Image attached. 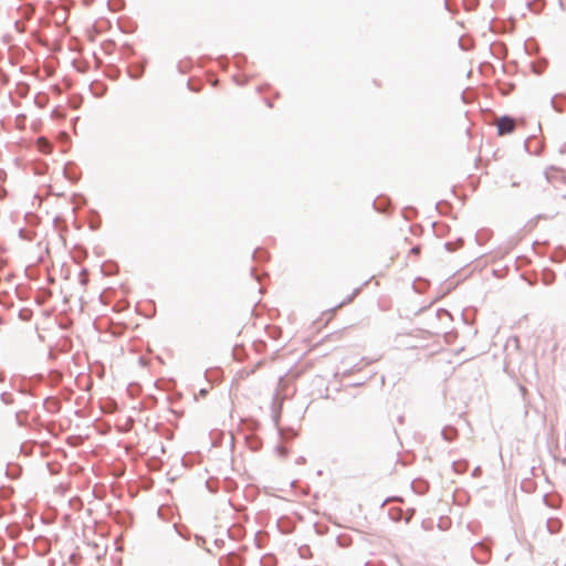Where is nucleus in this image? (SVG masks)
Wrapping results in <instances>:
<instances>
[{
	"label": "nucleus",
	"mask_w": 566,
	"mask_h": 566,
	"mask_svg": "<svg viewBox=\"0 0 566 566\" xmlns=\"http://www.w3.org/2000/svg\"><path fill=\"white\" fill-rule=\"evenodd\" d=\"M516 125L517 122L509 116H502L496 119V127L500 136L512 134Z\"/></svg>",
	"instance_id": "f257e3e1"
},
{
	"label": "nucleus",
	"mask_w": 566,
	"mask_h": 566,
	"mask_svg": "<svg viewBox=\"0 0 566 566\" xmlns=\"http://www.w3.org/2000/svg\"><path fill=\"white\" fill-rule=\"evenodd\" d=\"M38 146H39V149L42 151V153H50L51 151V146L49 144V142L44 138H39L38 139Z\"/></svg>",
	"instance_id": "f03ea898"
},
{
	"label": "nucleus",
	"mask_w": 566,
	"mask_h": 566,
	"mask_svg": "<svg viewBox=\"0 0 566 566\" xmlns=\"http://www.w3.org/2000/svg\"><path fill=\"white\" fill-rule=\"evenodd\" d=\"M354 296H355V294L353 296L348 297V300L346 302H344V304L350 303L353 301ZM342 305H343V303L339 306H342Z\"/></svg>",
	"instance_id": "7ed1b4c3"
},
{
	"label": "nucleus",
	"mask_w": 566,
	"mask_h": 566,
	"mask_svg": "<svg viewBox=\"0 0 566 566\" xmlns=\"http://www.w3.org/2000/svg\"><path fill=\"white\" fill-rule=\"evenodd\" d=\"M412 252H415V253H419V248H413V249H412Z\"/></svg>",
	"instance_id": "20e7f679"
}]
</instances>
